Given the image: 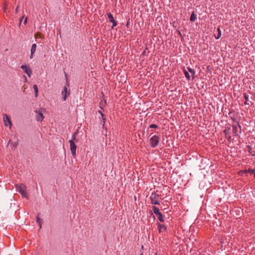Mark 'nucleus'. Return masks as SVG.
Segmentation results:
<instances>
[{
	"label": "nucleus",
	"mask_w": 255,
	"mask_h": 255,
	"mask_svg": "<svg viewBox=\"0 0 255 255\" xmlns=\"http://www.w3.org/2000/svg\"><path fill=\"white\" fill-rule=\"evenodd\" d=\"M15 188L17 192L20 193L24 198H27V194L26 190V186L23 184H16Z\"/></svg>",
	"instance_id": "f257e3e1"
},
{
	"label": "nucleus",
	"mask_w": 255,
	"mask_h": 255,
	"mask_svg": "<svg viewBox=\"0 0 255 255\" xmlns=\"http://www.w3.org/2000/svg\"><path fill=\"white\" fill-rule=\"evenodd\" d=\"M253 175L255 178V169L248 168V169H240V176H248V175Z\"/></svg>",
	"instance_id": "f03ea898"
},
{
	"label": "nucleus",
	"mask_w": 255,
	"mask_h": 255,
	"mask_svg": "<svg viewBox=\"0 0 255 255\" xmlns=\"http://www.w3.org/2000/svg\"><path fill=\"white\" fill-rule=\"evenodd\" d=\"M160 137L157 135H154L149 139L150 146L152 147H155L158 144Z\"/></svg>",
	"instance_id": "7ed1b4c3"
},
{
	"label": "nucleus",
	"mask_w": 255,
	"mask_h": 255,
	"mask_svg": "<svg viewBox=\"0 0 255 255\" xmlns=\"http://www.w3.org/2000/svg\"><path fill=\"white\" fill-rule=\"evenodd\" d=\"M159 197V195L156 193H152L149 198L151 203L154 205H160V203L158 201Z\"/></svg>",
	"instance_id": "20e7f679"
},
{
	"label": "nucleus",
	"mask_w": 255,
	"mask_h": 255,
	"mask_svg": "<svg viewBox=\"0 0 255 255\" xmlns=\"http://www.w3.org/2000/svg\"><path fill=\"white\" fill-rule=\"evenodd\" d=\"M158 232L162 235H165V233L167 232V227L163 224H161L158 222L156 223Z\"/></svg>",
	"instance_id": "39448f33"
},
{
	"label": "nucleus",
	"mask_w": 255,
	"mask_h": 255,
	"mask_svg": "<svg viewBox=\"0 0 255 255\" xmlns=\"http://www.w3.org/2000/svg\"><path fill=\"white\" fill-rule=\"evenodd\" d=\"M108 17L109 19V21L112 23V28H114L115 26L117 25V21L114 19V18L113 15L110 12H108L107 13Z\"/></svg>",
	"instance_id": "423d86ee"
},
{
	"label": "nucleus",
	"mask_w": 255,
	"mask_h": 255,
	"mask_svg": "<svg viewBox=\"0 0 255 255\" xmlns=\"http://www.w3.org/2000/svg\"><path fill=\"white\" fill-rule=\"evenodd\" d=\"M70 150L73 156H75L77 146L75 142L72 140H69Z\"/></svg>",
	"instance_id": "0eeeda50"
},
{
	"label": "nucleus",
	"mask_w": 255,
	"mask_h": 255,
	"mask_svg": "<svg viewBox=\"0 0 255 255\" xmlns=\"http://www.w3.org/2000/svg\"><path fill=\"white\" fill-rule=\"evenodd\" d=\"M3 121L5 126L7 127L9 126V128L11 127L12 124L10 119V117L6 114L3 115Z\"/></svg>",
	"instance_id": "6e6552de"
},
{
	"label": "nucleus",
	"mask_w": 255,
	"mask_h": 255,
	"mask_svg": "<svg viewBox=\"0 0 255 255\" xmlns=\"http://www.w3.org/2000/svg\"><path fill=\"white\" fill-rule=\"evenodd\" d=\"M62 100L65 101L68 96L70 95V92H68L67 88L65 86L62 91Z\"/></svg>",
	"instance_id": "1a4fd4ad"
},
{
	"label": "nucleus",
	"mask_w": 255,
	"mask_h": 255,
	"mask_svg": "<svg viewBox=\"0 0 255 255\" xmlns=\"http://www.w3.org/2000/svg\"><path fill=\"white\" fill-rule=\"evenodd\" d=\"M21 68L28 77H30L32 71L30 68L28 67L26 65H22Z\"/></svg>",
	"instance_id": "9d476101"
},
{
	"label": "nucleus",
	"mask_w": 255,
	"mask_h": 255,
	"mask_svg": "<svg viewBox=\"0 0 255 255\" xmlns=\"http://www.w3.org/2000/svg\"><path fill=\"white\" fill-rule=\"evenodd\" d=\"M35 112L37 113V115L36 116V120L38 122H42L44 118L42 112L40 111H37V110H35Z\"/></svg>",
	"instance_id": "9b49d317"
},
{
	"label": "nucleus",
	"mask_w": 255,
	"mask_h": 255,
	"mask_svg": "<svg viewBox=\"0 0 255 255\" xmlns=\"http://www.w3.org/2000/svg\"><path fill=\"white\" fill-rule=\"evenodd\" d=\"M224 133L225 134L226 137L228 138V139L230 141L232 140H234V138H232V136L230 134V130L229 129H225Z\"/></svg>",
	"instance_id": "f8f14e48"
},
{
	"label": "nucleus",
	"mask_w": 255,
	"mask_h": 255,
	"mask_svg": "<svg viewBox=\"0 0 255 255\" xmlns=\"http://www.w3.org/2000/svg\"><path fill=\"white\" fill-rule=\"evenodd\" d=\"M36 44H33L31 46V55H30V58H32V56L33 54L35 52L36 48Z\"/></svg>",
	"instance_id": "ddd939ff"
},
{
	"label": "nucleus",
	"mask_w": 255,
	"mask_h": 255,
	"mask_svg": "<svg viewBox=\"0 0 255 255\" xmlns=\"http://www.w3.org/2000/svg\"><path fill=\"white\" fill-rule=\"evenodd\" d=\"M9 143H10L11 145L12 146L14 147H15L17 146L18 144V139L16 137L15 138V140L14 141H12L11 140H9Z\"/></svg>",
	"instance_id": "4468645a"
},
{
	"label": "nucleus",
	"mask_w": 255,
	"mask_h": 255,
	"mask_svg": "<svg viewBox=\"0 0 255 255\" xmlns=\"http://www.w3.org/2000/svg\"><path fill=\"white\" fill-rule=\"evenodd\" d=\"M39 215L38 214L36 218V221L39 224L40 228H41L42 221V220L39 218Z\"/></svg>",
	"instance_id": "2eb2a0df"
},
{
	"label": "nucleus",
	"mask_w": 255,
	"mask_h": 255,
	"mask_svg": "<svg viewBox=\"0 0 255 255\" xmlns=\"http://www.w3.org/2000/svg\"><path fill=\"white\" fill-rule=\"evenodd\" d=\"M237 127L236 126H233V136H236L237 138H238V133H237Z\"/></svg>",
	"instance_id": "dca6fc26"
},
{
	"label": "nucleus",
	"mask_w": 255,
	"mask_h": 255,
	"mask_svg": "<svg viewBox=\"0 0 255 255\" xmlns=\"http://www.w3.org/2000/svg\"><path fill=\"white\" fill-rule=\"evenodd\" d=\"M156 216L158 218V219L160 221V222H163L164 221V217L161 212L159 213L157 215H156Z\"/></svg>",
	"instance_id": "f3484780"
},
{
	"label": "nucleus",
	"mask_w": 255,
	"mask_h": 255,
	"mask_svg": "<svg viewBox=\"0 0 255 255\" xmlns=\"http://www.w3.org/2000/svg\"><path fill=\"white\" fill-rule=\"evenodd\" d=\"M187 69L188 71L191 74L192 78H194L195 77V70L190 67H187Z\"/></svg>",
	"instance_id": "a211bd4d"
},
{
	"label": "nucleus",
	"mask_w": 255,
	"mask_h": 255,
	"mask_svg": "<svg viewBox=\"0 0 255 255\" xmlns=\"http://www.w3.org/2000/svg\"><path fill=\"white\" fill-rule=\"evenodd\" d=\"M152 210L156 215H157L159 213H160L159 209L154 206H152Z\"/></svg>",
	"instance_id": "6ab92c4d"
},
{
	"label": "nucleus",
	"mask_w": 255,
	"mask_h": 255,
	"mask_svg": "<svg viewBox=\"0 0 255 255\" xmlns=\"http://www.w3.org/2000/svg\"><path fill=\"white\" fill-rule=\"evenodd\" d=\"M196 19V15L195 14L194 12L193 11V12L192 13V14L190 16V20L191 21L193 22V21H195Z\"/></svg>",
	"instance_id": "aec40b11"
},
{
	"label": "nucleus",
	"mask_w": 255,
	"mask_h": 255,
	"mask_svg": "<svg viewBox=\"0 0 255 255\" xmlns=\"http://www.w3.org/2000/svg\"><path fill=\"white\" fill-rule=\"evenodd\" d=\"M183 72L186 79L189 81L190 80V76L188 72L184 69H183Z\"/></svg>",
	"instance_id": "412c9836"
},
{
	"label": "nucleus",
	"mask_w": 255,
	"mask_h": 255,
	"mask_svg": "<svg viewBox=\"0 0 255 255\" xmlns=\"http://www.w3.org/2000/svg\"><path fill=\"white\" fill-rule=\"evenodd\" d=\"M217 31H218V34L217 36L215 35V38L216 39H218L220 38L221 36V29L219 27L217 29Z\"/></svg>",
	"instance_id": "4be33fe9"
},
{
	"label": "nucleus",
	"mask_w": 255,
	"mask_h": 255,
	"mask_svg": "<svg viewBox=\"0 0 255 255\" xmlns=\"http://www.w3.org/2000/svg\"><path fill=\"white\" fill-rule=\"evenodd\" d=\"M244 98L245 99H246V102H244V104L245 105H249V103H248L249 102V96L248 95H247L246 93H245L244 94Z\"/></svg>",
	"instance_id": "5701e85b"
},
{
	"label": "nucleus",
	"mask_w": 255,
	"mask_h": 255,
	"mask_svg": "<svg viewBox=\"0 0 255 255\" xmlns=\"http://www.w3.org/2000/svg\"><path fill=\"white\" fill-rule=\"evenodd\" d=\"M33 89L35 92V97H37L38 96V88L36 85H34L33 86Z\"/></svg>",
	"instance_id": "b1692460"
},
{
	"label": "nucleus",
	"mask_w": 255,
	"mask_h": 255,
	"mask_svg": "<svg viewBox=\"0 0 255 255\" xmlns=\"http://www.w3.org/2000/svg\"><path fill=\"white\" fill-rule=\"evenodd\" d=\"M77 134V132H75V133L72 135V139H71L70 140H72V141H73V142H74V141L76 140Z\"/></svg>",
	"instance_id": "393cba45"
},
{
	"label": "nucleus",
	"mask_w": 255,
	"mask_h": 255,
	"mask_svg": "<svg viewBox=\"0 0 255 255\" xmlns=\"http://www.w3.org/2000/svg\"><path fill=\"white\" fill-rule=\"evenodd\" d=\"M42 36V34L41 33L39 32H37L35 35V37L36 38H41Z\"/></svg>",
	"instance_id": "a878e982"
},
{
	"label": "nucleus",
	"mask_w": 255,
	"mask_h": 255,
	"mask_svg": "<svg viewBox=\"0 0 255 255\" xmlns=\"http://www.w3.org/2000/svg\"><path fill=\"white\" fill-rule=\"evenodd\" d=\"M158 128V126L155 124H151L149 126V128Z\"/></svg>",
	"instance_id": "bb28decb"
},
{
	"label": "nucleus",
	"mask_w": 255,
	"mask_h": 255,
	"mask_svg": "<svg viewBox=\"0 0 255 255\" xmlns=\"http://www.w3.org/2000/svg\"><path fill=\"white\" fill-rule=\"evenodd\" d=\"M64 74H65V78H66V82H67V84L66 85L68 86H69V82H68L67 81V73H66L65 72H64Z\"/></svg>",
	"instance_id": "cd10ccee"
},
{
	"label": "nucleus",
	"mask_w": 255,
	"mask_h": 255,
	"mask_svg": "<svg viewBox=\"0 0 255 255\" xmlns=\"http://www.w3.org/2000/svg\"><path fill=\"white\" fill-rule=\"evenodd\" d=\"M246 147L247 148V150H248V151L251 153V150H252V148L249 145H246Z\"/></svg>",
	"instance_id": "c85d7f7f"
},
{
	"label": "nucleus",
	"mask_w": 255,
	"mask_h": 255,
	"mask_svg": "<svg viewBox=\"0 0 255 255\" xmlns=\"http://www.w3.org/2000/svg\"><path fill=\"white\" fill-rule=\"evenodd\" d=\"M98 113L100 114L101 117L104 116V114L102 113V112L101 111H98Z\"/></svg>",
	"instance_id": "c756f323"
},
{
	"label": "nucleus",
	"mask_w": 255,
	"mask_h": 255,
	"mask_svg": "<svg viewBox=\"0 0 255 255\" xmlns=\"http://www.w3.org/2000/svg\"><path fill=\"white\" fill-rule=\"evenodd\" d=\"M106 120H102V125H103V127H104V126L105 124V122H106Z\"/></svg>",
	"instance_id": "7c9ffc66"
},
{
	"label": "nucleus",
	"mask_w": 255,
	"mask_h": 255,
	"mask_svg": "<svg viewBox=\"0 0 255 255\" xmlns=\"http://www.w3.org/2000/svg\"><path fill=\"white\" fill-rule=\"evenodd\" d=\"M27 23V17H26L24 19V24H26Z\"/></svg>",
	"instance_id": "2f4dec72"
},
{
	"label": "nucleus",
	"mask_w": 255,
	"mask_h": 255,
	"mask_svg": "<svg viewBox=\"0 0 255 255\" xmlns=\"http://www.w3.org/2000/svg\"><path fill=\"white\" fill-rule=\"evenodd\" d=\"M102 120H106V119L104 115L103 117H102Z\"/></svg>",
	"instance_id": "473e14b6"
},
{
	"label": "nucleus",
	"mask_w": 255,
	"mask_h": 255,
	"mask_svg": "<svg viewBox=\"0 0 255 255\" xmlns=\"http://www.w3.org/2000/svg\"><path fill=\"white\" fill-rule=\"evenodd\" d=\"M24 18V16H22V17L21 18V19H20V22H21L22 19V18Z\"/></svg>",
	"instance_id": "72a5a7b5"
},
{
	"label": "nucleus",
	"mask_w": 255,
	"mask_h": 255,
	"mask_svg": "<svg viewBox=\"0 0 255 255\" xmlns=\"http://www.w3.org/2000/svg\"><path fill=\"white\" fill-rule=\"evenodd\" d=\"M240 133L241 132V128H240Z\"/></svg>",
	"instance_id": "f704fd0d"
},
{
	"label": "nucleus",
	"mask_w": 255,
	"mask_h": 255,
	"mask_svg": "<svg viewBox=\"0 0 255 255\" xmlns=\"http://www.w3.org/2000/svg\"><path fill=\"white\" fill-rule=\"evenodd\" d=\"M179 33L180 35H181L180 31H179Z\"/></svg>",
	"instance_id": "c9c22d12"
}]
</instances>
